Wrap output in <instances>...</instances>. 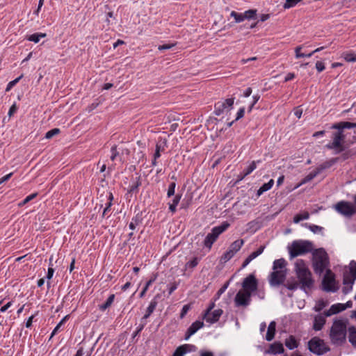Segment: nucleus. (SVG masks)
Instances as JSON below:
<instances>
[{
  "instance_id": "1",
  "label": "nucleus",
  "mask_w": 356,
  "mask_h": 356,
  "mask_svg": "<svg viewBox=\"0 0 356 356\" xmlns=\"http://www.w3.org/2000/svg\"><path fill=\"white\" fill-rule=\"evenodd\" d=\"M296 275L298 281H289L284 284L289 290H296L298 287L307 291L311 289L314 285V280L312 273L308 268H296Z\"/></svg>"
},
{
  "instance_id": "2",
  "label": "nucleus",
  "mask_w": 356,
  "mask_h": 356,
  "mask_svg": "<svg viewBox=\"0 0 356 356\" xmlns=\"http://www.w3.org/2000/svg\"><path fill=\"white\" fill-rule=\"evenodd\" d=\"M346 334L347 321L343 319L334 320L330 332L332 343L335 345H341L346 341Z\"/></svg>"
},
{
  "instance_id": "3",
  "label": "nucleus",
  "mask_w": 356,
  "mask_h": 356,
  "mask_svg": "<svg viewBox=\"0 0 356 356\" xmlns=\"http://www.w3.org/2000/svg\"><path fill=\"white\" fill-rule=\"evenodd\" d=\"M312 243L308 241H294L288 247L291 258L312 251Z\"/></svg>"
},
{
  "instance_id": "4",
  "label": "nucleus",
  "mask_w": 356,
  "mask_h": 356,
  "mask_svg": "<svg viewBox=\"0 0 356 356\" xmlns=\"http://www.w3.org/2000/svg\"><path fill=\"white\" fill-rule=\"evenodd\" d=\"M355 207L350 202L341 200L333 206L335 211L343 216L350 218L356 213V194L353 197Z\"/></svg>"
},
{
  "instance_id": "5",
  "label": "nucleus",
  "mask_w": 356,
  "mask_h": 356,
  "mask_svg": "<svg viewBox=\"0 0 356 356\" xmlns=\"http://www.w3.org/2000/svg\"><path fill=\"white\" fill-rule=\"evenodd\" d=\"M321 288L327 293H334L339 290V283L336 280L335 275L330 268H327L323 277Z\"/></svg>"
},
{
  "instance_id": "6",
  "label": "nucleus",
  "mask_w": 356,
  "mask_h": 356,
  "mask_svg": "<svg viewBox=\"0 0 356 356\" xmlns=\"http://www.w3.org/2000/svg\"><path fill=\"white\" fill-rule=\"evenodd\" d=\"M229 226V223L227 221H225L220 225L212 228L211 232L208 234L204 238V246L209 249H211L212 245L217 240L220 234L224 232Z\"/></svg>"
},
{
  "instance_id": "7",
  "label": "nucleus",
  "mask_w": 356,
  "mask_h": 356,
  "mask_svg": "<svg viewBox=\"0 0 356 356\" xmlns=\"http://www.w3.org/2000/svg\"><path fill=\"white\" fill-rule=\"evenodd\" d=\"M313 267H327L330 261L327 253L323 248H318L312 252Z\"/></svg>"
},
{
  "instance_id": "8",
  "label": "nucleus",
  "mask_w": 356,
  "mask_h": 356,
  "mask_svg": "<svg viewBox=\"0 0 356 356\" xmlns=\"http://www.w3.org/2000/svg\"><path fill=\"white\" fill-rule=\"evenodd\" d=\"M346 136L342 131H337L332 134V142L326 145V147L329 149H334L337 153L343 152L345 148L343 146Z\"/></svg>"
},
{
  "instance_id": "9",
  "label": "nucleus",
  "mask_w": 356,
  "mask_h": 356,
  "mask_svg": "<svg viewBox=\"0 0 356 356\" xmlns=\"http://www.w3.org/2000/svg\"><path fill=\"white\" fill-rule=\"evenodd\" d=\"M308 346L309 350L318 355H323L329 350L323 340L318 337L312 338L309 341Z\"/></svg>"
},
{
  "instance_id": "10",
  "label": "nucleus",
  "mask_w": 356,
  "mask_h": 356,
  "mask_svg": "<svg viewBox=\"0 0 356 356\" xmlns=\"http://www.w3.org/2000/svg\"><path fill=\"white\" fill-rule=\"evenodd\" d=\"M274 269L276 270L270 273L268 280L270 286H277L284 284L286 280V268H280V270H277V268Z\"/></svg>"
},
{
  "instance_id": "11",
  "label": "nucleus",
  "mask_w": 356,
  "mask_h": 356,
  "mask_svg": "<svg viewBox=\"0 0 356 356\" xmlns=\"http://www.w3.org/2000/svg\"><path fill=\"white\" fill-rule=\"evenodd\" d=\"M234 98L226 99L224 101L218 102L214 105V113L216 115H220L225 112L229 111L233 108Z\"/></svg>"
},
{
  "instance_id": "12",
  "label": "nucleus",
  "mask_w": 356,
  "mask_h": 356,
  "mask_svg": "<svg viewBox=\"0 0 356 356\" xmlns=\"http://www.w3.org/2000/svg\"><path fill=\"white\" fill-rule=\"evenodd\" d=\"M244 243L243 239H238L234 241L227 250L221 257V261L226 262L229 261L233 256L241 248Z\"/></svg>"
},
{
  "instance_id": "13",
  "label": "nucleus",
  "mask_w": 356,
  "mask_h": 356,
  "mask_svg": "<svg viewBox=\"0 0 356 356\" xmlns=\"http://www.w3.org/2000/svg\"><path fill=\"white\" fill-rule=\"evenodd\" d=\"M252 293L240 289L236 293L234 302L236 307H247L250 304Z\"/></svg>"
},
{
  "instance_id": "14",
  "label": "nucleus",
  "mask_w": 356,
  "mask_h": 356,
  "mask_svg": "<svg viewBox=\"0 0 356 356\" xmlns=\"http://www.w3.org/2000/svg\"><path fill=\"white\" fill-rule=\"evenodd\" d=\"M257 286L258 284L255 277L250 275L243 280L241 289L252 293L257 291Z\"/></svg>"
},
{
  "instance_id": "15",
  "label": "nucleus",
  "mask_w": 356,
  "mask_h": 356,
  "mask_svg": "<svg viewBox=\"0 0 356 356\" xmlns=\"http://www.w3.org/2000/svg\"><path fill=\"white\" fill-rule=\"evenodd\" d=\"M223 312L221 309H215L209 314H204L202 318L209 323H214L218 321Z\"/></svg>"
},
{
  "instance_id": "16",
  "label": "nucleus",
  "mask_w": 356,
  "mask_h": 356,
  "mask_svg": "<svg viewBox=\"0 0 356 356\" xmlns=\"http://www.w3.org/2000/svg\"><path fill=\"white\" fill-rule=\"evenodd\" d=\"M204 327V322L202 321H196L193 322L190 327L187 329L184 339L188 340L192 335L195 334L200 329Z\"/></svg>"
},
{
  "instance_id": "17",
  "label": "nucleus",
  "mask_w": 356,
  "mask_h": 356,
  "mask_svg": "<svg viewBox=\"0 0 356 356\" xmlns=\"http://www.w3.org/2000/svg\"><path fill=\"white\" fill-rule=\"evenodd\" d=\"M325 317H327V316L325 315V313L319 314L314 316L312 328L315 331H319L323 329L326 322Z\"/></svg>"
},
{
  "instance_id": "18",
  "label": "nucleus",
  "mask_w": 356,
  "mask_h": 356,
  "mask_svg": "<svg viewBox=\"0 0 356 356\" xmlns=\"http://www.w3.org/2000/svg\"><path fill=\"white\" fill-rule=\"evenodd\" d=\"M196 347L194 345L184 344L177 348L172 356H184L186 353L194 351Z\"/></svg>"
},
{
  "instance_id": "19",
  "label": "nucleus",
  "mask_w": 356,
  "mask_h": 356,
  "mask_svg": "<svg viewBox=\"0 0 356 356\" xmlns=\"http://www.w3.org/2000/svg\"><path fill=\"white\" fill-rule=\"evenodd\" d=\"M284 351V348L283 344L280 342L276 341L270 345L269 348L266 350L265 353L270 355H278L283 353Z\"/></svg>"
},
{
  "instance_id": "20",
  "label": "nucleus",
  "mask_w": 356,
  "mask_h": 356,
  "mask_svg": "<svg viewBox=\"0 0 356 356\" xmlns=\"http://www.w3.org/2000/svg\"><path fill=\"white\" fill-rule=\"evenodd\" d=\"M348 273H346L343 275V284H354L356 280V268H349Z\"/></svg>"
},
{
  "instance_id": "21",
  "label": "nucleus",
  "mask_w": 356,
  "mask_h": 356,
  "mask_svg": "<svg viewBox=\"0 0 356 356\" xmlns=\"http://www.w3.org/2000/svg\"><path fill=\"white\" fill-rule=\"evenodd\" d=\"M346 309V307L343 304L338 303L333 305L330 307V308L325 312V315L327 316H330L333 314H337L340 312H342Z\"/></svg>"
},
{
  "instance_id": "22",
  "label": "nucleus",
  "mask_w": 356,
  "mask_h": 356,
  "mask_svg": "<svg viewBox=\"0 0 356 356\" xmlns=\"http://www.w3.org/2000/svg\"><path fill=\"white\" fill-rule=\"evenodd\" d=\"M332 129L342 131L343 132L344 129H352L356 128V123L350 122H341L339 123L334 124Z\"/></svg>"
},
{
  "instance_id": "23",
  "label": "nucleus",
  "mask_w": 356,
  "mask_h": 356,
  "mask_svg": "<svg viewBox=\"0 0 356 356\" xmlns=\"http://www.w3.org/2000/svg\"><path fill=\"white\" fill-rule=\"evenodd\" d=\"M264 248V246H260L257 250L252 252L243 261L241 267H246V266H248L252 260L257 257L263 252Z\"/></svg>"
},
{
  "instance_id": "24",
  "label": "nucleus",
  "mask_w": 356,
  "mask_h": 356,
  "mask_svg": "<svg viewBox=\"0 0 356 356\" xmlns=\"http://www.w3.org/2000/svg\"><path fill=\"white\" fill-rule=\"evenodd\" d=\"M276 331V323L275 321H271L270 324L268 325L267 333L266 335V339L268 341H272L275 334Z\"/></svg>"
},
{
  "instance_id": "25",
  "label": "nucleus",
  "mask_w": 356,
  "mask_h": 356,
  "mask_svg": "<svg viewBox=\"0 0 356 356\" xmlns=\"http://www.w3.org/2000/svg\"><path fill=\"white\" fill-rule=\"evenodd\" d=\"M285 346L289 349L293 350L298 346V342L293 335L289 336V338L285 340Z\"/></svg>"
},
{
  "instance_id": "26",
  "label": "nucleus",
  "mask_w": 356,
  "mask_h": 356,
  "mask_svg": "<svg viewBox=\"0 0 356 356\" xmlns=\"http://www.w3.org/2000/svg\"><path fill=\"white\" fill-rule=\"evenodd\" d=\"M348 331L349 342L356 348V327L353 326L349 327Z\"/></svg>"
},
{
  "instance_id": "27",
  "label": "nucleus",
  "mask_w": 356,
  "mask_h": 356,
  "mask_svg": "<svg viewBox=\"0 0 356 356\" xmlns=\"http://www.w3.org/2000/svg\"><path fill=\"white\" fill-rule=\"evenodd\" d=\"M181 198V194H177L172 200V202L168 203L169 204V210L172 213H175L177 211V206L178 205L180 200Z\"/></svg>"
},
{
  "instance_id": "28",
  "label": "nucleus",
  "mask_w": 356,
  "mask_h": 356,
  "mask_svg": "<svg viewBox=\"0 0 356 356\" xmlns=\"http://www.w3.org/2000/svg\"><path fill=\"white\" fill-rule=\"evenodd\" d=\"M318 175V172H316V170L309 173L306 177H305L302 181L295 187L296 188L299 186L312 181L314 177H316Z\"/></svg>"
},
{
  "instance_id": "29",
  "label": "nucleus",
  "mask_w": 356,
  "mask_h": 356,
  "mask_svg": "<svg viewBox=\"0 0 356 356\" xmlns=\"http://www.w3.org/2000/svg\"><path fill=\"white\" fill-rule=\"evenodd\" d=\"M341 57L348 63L356 62V54L352 51H346L341 54Z\"/></svg>"
},
{
  "instance_id": "30",
  "label": "nucleus",
  "mask_w": 356,
  "mask_h": 356,
  "mask_svg": "<svg viewBox=\"0 0 356 356\" xmlns=\"http://www.w3.org/2000/svg\"><path fill=\"white\" fill-rule=\"evenodd\" d=\"M274 184L273 179H270L268 183L264 184L257 191V195L260 196L263 193L270 190Z\"/></svg>"
},
{
  "instance_id": "31",
  "label": "nucleus",
  "mask_w": 356,
  "mask_h": 356,
  "mask_svg": "<svg viewBox=\"0 0 356 356\" xmlns=\"http://www.w3.org/2000/svg\"><path fill=\"white\" fill-rule=\"evenodd\" d=\"M46 33H33V34H31L29 36H27L26 39L29 40V41H31V42H33L35 43H38L40 38H44L46 37Z\"/></svg>"
},
{
  "instance_id": "32",
  "label": "nucleus",
  "mask_w": 356,
  "mask_h": 356,
  "mask_svg": "<svg viewBox=\"0 0 356 356\" xmlns=\"http://www.w3.org/2000/svg\"><path fill=\"white\" fill-rule=\"evenodd\" d=\"M260 161H252L243 171V175L241 179L250 175L257 168V163H259Z\"/></svg>"
},
{
  "instance_id": "33",
  "label": "nucleus",
  "mask_w": 356,
  "mask_h": 356,
  "mask_svg": "<svg viewBox=\"0 0 356 356\" xmlns=\"http://www.w3.org/2000/svg\"><path fill=\"white\" fill-rule=\"evenodd\" d=\"M335 161H336V159H332L330 161H327V162L320 165L315 170H316V172H318V174H319L323 170L327 169V168L331 167L335 163Z\"/></svg>"
},
{
  "instance_id": "34",
  "label": "nucleus",
  "mask_w": 356,
  "mask_h": 356,
  "mask_svg": "<svg viewBox=\"0 0 356 356\" xmlns=\"http://www.w3.org/2000/svg\"><path fill=\"white\" fill-rule=\"evenodd\" d=\"M114 299H115V295L114 294H111L108 298V299L106 300L105 303L99 305V309L102 310V311L106 310L107 308H108L112 305V303L114 301Z\"/></svg>"
},
{
  "instance_id": "35",
  "label": "nucleus",
  "mask_w": 356,
  "mask_h": 356,
  "mask_svg": "<svg viewBox=\"0 0 356 356\" xmlns=\"http://www.w3.org/2000/svg\"><path fill=\"white\" fill-rule=\"evenodd\" d=\"M157 305V302L154 300H152L147 309V312L144 316L145 318H147L154 311Z\"/></svg>"
},
{
  "instance_id": "36",
  "label": "nucleus",
  "mask_w": 356,
  "mask_h": 356,
  "mask_svg": "<svg viewBox=\"0 0 356 356\" xmlns=\"http://www.w3.org/2000/svg\"><path fill=\"white\" fill-rule=\"evenodd\" d=\"M309 217V213L307 211H305L302 213L297 214L293 218V222L298 223L302 220H307Z\"/></svg>"
},
{
  "instance_id": "37",
  "label": "nucleus",
  "mask_w": 356,
  "mask_h": 356,
  "mask_svg": "<svg viewBox=\"0 0 356 356\" xmlns=\"http://www.w3.org/2000/svg\"><path fill=\"white\" fill-rule=\"evenodd\" d=\"M230 15L234 18L236 23H240L245 20L244 13H238L236 11H232Z\"/></svg>"
},
{
  "instance_id": "38",
  "label": "nucleus",
  "mask_w": 356,
  "mask_h": 356,
  "mask_svg": "<svg viewBox=\"0 0 356 356\" xmlns=\"http://www.w3.org/2000/svg\"><path fill=\"white\" fill-rule=\"evenodd\" d=\"M302 0H286L285 3L283 5V8L284 9H289L296 6L298 3H300Z\"/></svg>"
},
{
  "instance_id": "39",
  "label": "nucleus",
  "mask_w": 356,
  "mask_h": 356,
  "mask_svg": "<svg viewBox=\"0 0 356 356\" xmlns=\"http://www.w3.org/2000/svg\"><path fill=\"white\" fill-rule=\"evenodd\" d=\"M113 200V194L112 193H109V195H108V203L106 204V207L104 208V211H103V213H102V216L104 217L107 212L110 210V208L112 205V201Z\"/></svg>"
},
{
  "instance_id": "40",
  "label": "nucleus",
  "mask_w": 356,
  "mask_h": 356,
  "mask_svg": "<svg viewBox=\"0 0 356 356\" xmlns=\"http://www.w3.org/2000/svg\"><path fill=\"white\" fill-rule=\"evenodd\" d=\"M37 195H38L37 193H33V194H31V195H28L23 201H22L21 202H19L18 204V206L19 207H22L24 206L26 204L29 202L31 200H32L35 197H36Z\"/></svg>"
},
{
  "instance_id": "41",
  "label": "nucleus",
  "mask_w": 356,
  "mask_h": 356,
  "mask_svg": "<svg viewBox=\"0 0 356 356\" xmlns=\"http://www.w3.org/2000/svg\"><path fill=\"white\" fill-rule=\"evenodd\" d=\"M256 15H257V10H253V9L248 10L244 13L245 19H254V18H255Z\"/></svg>"
},
{
  "instance_id": "42",
  "label": "nucleus",
  "mask_w": 356,
  "mask_h": 356,
  "mask_svg": "<svg viewBox=\"0 0 356 356\" xmlns=\"http://www.w3.org/2000/svg\"><path fill=\"white\" fill-rule=\"evenodd\" d=\"M68 315L65 316L60 322L56 326V327L54 329V330L51 332L50 338H52L53 336H54L58 330L60 329V326L65 323V321L68 318Z\"/></svg>"
},
{
  "instance_id": "43",
  "label": "nucleus",
  "mask_w": 356,
  "mask_h": 356,
  "mask_svg": "<svg viewBox=\"0 0 356 356\" xmlns=\"http://www.w3.org/2000/svg\"><path fill=\"white\" fill-rule=\"evenodd\" d=\"M60 133V129L58 128H54L49 131H47L45 134V138L47 139L51 138L54 136H56Z\"/></svg>"
},
{
  "instance_id": "44",
  "label": "nucleus",
  "mask_w": 356,
  "mask_h": 356,
  "mask_svg": "<svg viewBox=\"0 0 356 356\" xmlns=\"http://www.w3.org/2000/svg\"><path fill=\"white\" fill-rule=\"evenodd\" d=\"M175 187H176L175 181L171 182L170 184V185L168 186V192H167V196L168 197L175 195Z\"/></svg>"
},
{
  "instance_id": "45",
  "label": "nucleus",
  "mask_w": 356,
  "mask_h": 356,
  "mask_svg": "<svg viewBox=\"0 0 356 356\" xmlns=\"http://www.w3.org/2000/svg\"><path fill=\"white\" fill-rule=\"evenodd\" d=\"M191 304H186L183 306L182 309L180 313V316H179L181 319H182L185 317V316L186 315L188 312L191 309Z\"/></svg>"
},
{
  "instance_id": "46",
  "label": "nucleus",
  "mask_w": 356,
  "mask_h": 356,
  "mask_svg": "<svg viewBox=\"0 0 356 356\" xmlns=\"http://www.w3.org/2000/svg\"><path fill=\"white\" fill-rule=\"evenodd\" d=\"M287 262L284 259H279L273 262V267H286Z\"/></svg>"
},
{
  "instance_id": "47",
  "label": "nucleus",
  "mask_w": 356,
  "mask_h": 356,
  "mask_svg": "<svg viewBox=\"0 0 356 356\" xmlns=\"http://www.w3.org/2000/svg\"><path fill=\"white\" fill-rule=\"evenodd\" d=\"M305 226L309 229L312 232L317 233L321 232L323 230V227L316 225H307L305 224Z\"/></svg>"
},
{
  "instance_id": "48",
  "label": "nucleus",
  "mask_w": 356,
  "mask_h": 356,
  "mask_svg": "<svg viewBox=\"0 0 356 356\" xmlns=\"http://www.w3.org/2000/svg\"><path fill=\"white\" fill-rule=\"evenodd\" d=\"M23 77V75L22 74L21 76H19V77L16 78L15 79H14L13 81H11L8 83V86H7V88H6V91H8L12 87H13L15 84H17L19 81Z\"/></svg>"
},
{
  "instance_id": "49",
  "label": "nucleus",
  "mask_w": 356,
  "mask_h": 356,
  "mask_svg": "<svg viewBox=\"0 0 356 356\" xmlns=\"http://www.w3.org/2000/svg\"><path fill=\"white\" fill-rule=\"evenodd\" d=\"M325 307V304L323 300H319L314 307V311L320 312Z\"/></svg>"
},
{
  "instance_id": "50",
  "label": "nucleus",
  "mask_w": 356,
  "mask_h": 356,
  "mask_svg": "<svg viewBox=\"0 0 356 356\" xmlns=\"http://www.w3.org/2000/svg\"><path fill=\"white\" fill-rule=\"evenodd\" d=\"M139 222H140V220L138 218H132L131 222L129 225V227L131 230H134V229H135L136 226L138 225Z\"/></svg>"
},
{
  "instance_id": "51",
  "label": "nucleus",
  "mask_w": 356,
  "mask_h": 356,
  "mask_svg": "<svg viewBox=\"0 0 356 356\" xmlns=\"http://www.w3.org/2000/svg\"><path fill=\"white\" fill-rule=\"evenodd\" d=\"M111 159L112 161H114L115 159V158L119 155V152L117 150V146L116 145L113 146L111 147Z\"/></svg>"
},
{
  "instance_id": "52",
  "label": "nucleus",
  "mask_w": 356,
  "mask_h": 356,
  "mask_svg": "<svg viewBox=\"0 0 356 356\" xmlns=\"http://www.w3.org/2000/svg\"><path fill=\"white\" fill-rule=\"evenodd\" d=\"M157 277V273L152 274L150 279L146 282L145 287H147V289H148L149 286L156 280Z\"/></svg>"
},
{
  "instance_id": "53",
  "label": "nucleus",
  "mask_w": 356,
  "mask_h": 356,
  "mask_svg": "<svg viewBox=\"0 0 356 356\" xmlns=\"http://www.w3.org/2000/svg\"><path fill=\"white\" fill-rule=\"evenodd\" d=\"M301 49H302L301 46H298L296 47L295 53H296V58H303V57H305V56H306L305 54H302V52H300Z\"/></svg>"
},
{
  "instance_id": "54",
  "label": "nucleus",
  "mask_w": 356,
  "mask_h": 356,
  "mask_svg": "<svg viewBox=\"0 0 356 356\" xmlns=\"http://www.w3.org/2000/svg\"><path fill=\"white\" fill-rule=\"evenodd\" d=\"M178 286V283L173 282L169 284L168 286V293L169 295H171L177 289Z\"/></svg>"
},
{
  "instance_id": "55",
  "label": "nucleus",
  "mask_w": 356,
  "mask_h": 356,
  "mask_svg": "<svg viewBox=\"0 0 356 356\" xmlns=\"http://www.w3.org/2000/svg\"><path fill=\"white\" fill-rule=\"evenodd\" d=\"M316 68L318 72H321L325 70V65L322 61H317Z\"/></svg>"
},
{
  "instance_id": "56",
  "label": "nucleus",
  "mask_w": 356,
  "mask_h": 356,
  "mask_svg": "<svg viewBox=\"0 0 356 356\" xmlns=\"http://www.w3.org/2000/svg\"><path fill=\"white\" fill-rule=\"evenodd\" d=\"M175 45V44H166L163 45H159L158 47V49L160 51L170 49L172 47H173Z\"/></svg>"
},
{
  "instance_id": "57",
  "label": "nucleus",
  "mask_w": 356,
  "mask_h": 356,
  "mask_svg": "<svg viewBox=\"0 0 356 356\" xmlns=\"http://www.w3.org/2000/svg\"><path fill=\"white\" fill-rule=\"evenodd\" d=\"M353 284L344 285L342 289L343 293L344 294H347V293H350L353 290Z\"/></svg>"
},
{
  "instance_id": "58",
  "label": "nucleus",
  "mask_w": 356,
  "mask_h": 356,
  "mask_svg": "<svg viewBox=\"0 0 356 356\" xmlns=\"http://www.w3.org/2000/svg\"><path fill=\"white\" fill-rule=\"evenodd\" d=\"M228 286V283L225 284L224 286H222L217 292L216 296L217 298H219L220 296L225 291Z\"/></svg>"
},
{
  "instance_id": "59",
  "label": "nucleus",
  "mask_w": 356,
  "mask_h": 356,
  "mask_svg": "<svg viewBox=\"0 0 356 356\" xmlns=\"http://www.w3.org/2000/svg\"><path fill=\"white\" fill-rule=\"evenodd\" d=\"M244 113H245V108H241L238 110V111L237 112V116H236V118L234 121H237L239 119L242 118L244 116Z\"/></svg>"
},
{
  "instance_id": "60",
  "label": "nucleus",
  "mask_w": 356,
  "mask_h": 356,
  "mask_svg": "<svg viewBox=\"0 0 356 356\" xmlns=\"http://www.w3.org/2000/svg\"><path fill=\"white\" fill-rule=\"evenodd\" d=\"M160 151H161V145L157 144L156 145V150H155V153L154 154V157L155 159H157L161 156Z\"/></svg>"
},
{
  "instance_id": "61",
  "label": "nucleus",
  "mask_w": 356,
  "mask_h": 356,
  "mask_svg": "<svg viewBox=\"0 0 356 356\" xmlns=\"http://www.w3.org/2000/svg\"><path fill=\"white\" fill-rule=\"evenodd\" d=\"M252 98H253V102L249 108V111H250L252 109L254 104L259 101V99H260V95H254L252 97Z\"/></svg>"
},
{
  "instance_id": "62",
  "label": "nucleus",
  "mask_w": 356,
  "mask_h": 356,
  "mask_svg": "<svg viewBox=\"0 0 356 356\" xmlns=\"http://www.w3.org/2000/svg\"><path fill=\"white\" fill-rule=\"evenodd\" d=\"M16 111H17V106H16V104H14L13 105L11 106V107L9 109L8 115L10 117L12 116L16 112Z\"/></svg>"
},
{
  "instance_id": "63",
  "label": "nucleus",
  "mask_w": 356,
  "mask_h": 356,
  "mask_svg": "<svg viewBox=\"0 0 356 356\" xmlns=\"http://www.w3.org/2000/svg\"><path fill=\"white\" fill-rule=\"evenodd\" d=\"M12 175H13V173L10 172V173L3 176V177H1L0 179V184L8 181L11 177Z\"/></svg>"
},
{
  "instance_id": "64",
  "label": "nucleus",
  "mask_w": 356,
  "mask_h": 356,
  "mask_svg": "<svg viewBox=\"0 0 356 356\" xmlns=\"http://www.w3.org/2000/svg\"><path fill=\"white\" fill-rule=\"evenodd\" d=\"M302 110L300 109V108H296L295 111H294V115L298 118L300 119L302 116Z\"/></svg>"
}]
</instances>
